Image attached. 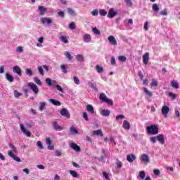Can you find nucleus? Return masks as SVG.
Instances as JSON below:
<instances>
[{"mask_svg":"<svg viewBox=\"0 0 180 180\" xmlns=\"http://www.w3.org/2000/svg\"><path fill=\"white\" fill-rule=\"evenodd\" d=\"M146 130L148 133V134H150L151 136H155V134H158V132L160 131V128L157 124H152L150 125L146 128Z\"/></svg>","mask_w":180,"mask_h":180,"instance_id":"nucleus-1","label":"nucleus"},{"mask_svg":"<svg viewBox=\"0 0 180 180\" xmlns=\"http://www.w3.org/2000/svg\"><path fill=\"white\" fill-rule=\"evenodd\" d=\"M100 100L105 103H108L110 106H113V100L109 99L105 93L100 94Z\"/></svg>","mask_w":180,"mask_h":180,"instance_id":"nucleus-2","label":"nucleus"},{"mask_svg":"<svg viewBox=\"0 0 180 180\" xmlns=\"http://www.w3.org/2000/svg\"><path fill=\"white\" fill-rule=\"evenodd\" d=\"M27 86H29L30 89H32L35 95H37V94H39V87H37V85H36L34 83L29 82L27 83Z\"/></svg>","mask_w":180,"mask_h":180,"instance_id":"nucleus-3","label":"nucleus"},{"mask_svg":"<svg viewBox=\"0 0 180 180\" xmlns=\"http://www.w3.org/2000/svg\"><path fill=\"white\" fill-rule=\"evenodd\" d=\"M116 15H117V11H115V8H111L109 9L107 16L109 19H113Z\"/></svg>","mask_w":180,"mask_h":180,"instance_id":"nucleus-4","label":"nucleus"},{"mask_svg":"<svg viewBox=\"0 0 180 180\" xmlns=\"http://www.w3.org/2000/svg\"><path fill=\"white\" fill-rule=\"evenodd\" d=\"M7 154L9 157H11L14 161H17V162H20L22 161L18 155H15L14 153L12 152V150H8Z\"/></svg>","mask_w":180,"mask_h":180,"instance_id":"nucleus-5","label":"nucleus"},{"mask_svg":"<svg viewBox=\"0 0 180 180\" xmlns=\"http://www.w3.org/2000/svg\"><path fill=\"white\" fill-rule=\"evenodd\" d=\"M61 116H63L64 117H67V119H70L71 117V115H70V112L66 108H63L60 112Z\"/></svg>","mask_w":180,"mask_h":180,"instance_id":"nucleus-6","label":"nucleus"},{"mask_svg":"<svg viewBox=\"0 0 180 180\" xmlns=\"http://www.w3.org/2000/svg\"><path fill=\"white\" fill-rule=\"evenodd\" d=\"M143 63L145 65H147V64H148V60H150V53L148 52H146L143 57Z\"/></svg>","mask_w":180,"mask_h":180,"instance_id":"nucleus-7","label":"nucleus"},{"mask_svg":"<svg viewBox=\"0 0 180 180\" xmlns=\"http://www.w3.org/2000/svg\"><path fill=\"white\" fill-rule=\"evenodd\" d=\"M20 130H21L22 133H23V134L27 136V137H30L32 136V133L29 131H27L26 129L25 128V127L23 126V124H21L20 125Z\"/></svg>","mask_w":180,"mask_h":180,"instance_id":"nucleus-8","label":"nucleus"},{"mask_svg":"<svg viewBox=\"0 0 180 180\" xmlns=\"http://www.w3.org/2000/svg\"><path fill=\"white\" fill-rule=\"evenodd\" d=\"M169 112V107L167 105H163L162 107V115L165 116V117H167L168 116V112Z\"/></svg>","mask_w":180,"mask_h":180,"instance_id":"nucleus-9","label":"nucleus"},{"mask_svg":"<svg viewBox=\"0 0 180 180\" xmlns=\"http://www.w3.org/2000/svg\"><path fill=\"white\" fill-rule=\"evenodd\" d=\"M140 160L142 162H146V163L150 162V158L146 153H143L141 155Z\"/></svg>","mask_w":180,"mask_h":180,"instance_id":"nucleus-10","label":"nucleus"},{"mask_svg":"<svg viewBox=\"0 0 180 180\" xmlns=\"http://www.w3.org/2000/svg\"><path fill=\"white\" fill-rule=\"evenodd\" d=\"M52 124H53V129H55V130L56 131H61V130H63L64 128L63 127H61V126H60L59 124H58V122H53V123H52Z\"/></svg>","mask_w":180,"mask_h":180,"instance_id":"nucleus-11","label":"nucleus"},{"mask_svg":"<svg viewBox=\"0 0 180 180\" xmlns=\"http://www.w3.org/2000/svg\"><path fill=\"white\" fill-rule=\"evenodd\" d=\"M46 143L47 144L48 150H54V146L51 145V139L50 138H46Z\"/></svg>","mask_w":180,"mask_h":180,"instance_id":"nucleus-12","label":"nucleus"},{"mask_svg":"<svg viewBox=\"0 0 180 180\" xmlns=\"http://www.w3.org/2000/svg\"><path fill=\"white\" fill-rule=\"evenodd\" d=\"M108 41L112 46H117V41H116V38H115V37L110 35L108 37Z\"/></svg>","mask_w":180,"mask_h":180,"instance_id":"nucleus-13","label":"nucleus"},{"mask_svg":"<svg viewBox=\"0 0 180 180\" xmlns=\"http://www.w3.org/2000/svg\"><path fill=\"white\" fill-rule=\"evenodd\" d=\"M86 109L87 110V112H89L90 115H95V109H94V106H92V105H87L86 106Z\"/></svg>","mask_w":180,"mask_h":180,"instance_id":"nucleus-14","label":"nucleus"},{"mask_svg":"<svg viewBox=\"0 0 180 180\" xmlns=\"http://www.w3.org/2000/svg\"><path fill=\"white\" fill-rule=\"evenodd\" d=\"M70 147L74 150L75 151H77V153H79L81 151V147L77 145L75 143H71Z\"/></svg>","mask_w":180,"mask_h":180,"instance_id":"nucleus-15","label":"nucleus"},{"mask_svg":"<svg viewBox=\"0 0 180 180\" xmlns=\"http://www.w3.org/2000/svg\"><path fill=\"white\" fill-rule=\"evenodd\" d=\"M13 71L20 77H22V69H20L19 66H14Z\"/></svg>","mask_w":180,"mask_h":180,"instance_id":"nucleus-16","label":"nucleus"},{"mask_svg":"<svg viewBox=\"0 0 180 180\" xmlns=\"http://www.w3.org/2000/svg\"><path fill=\"white\" fill-rule=\"evenodd\" d=\"M83 40L85 43H91V40H92V37L91 34H86L83 36Z\"/></svg>","mask_w":180,"mask_h":180,"instance_id":"nucleus-17","label":"nucleus"},{"mask_svg":"<svg viewBox=\"0 0 180 180\" xmlns=\"http://www.w3.org/2000/svg\"><path fill=\"white\" fill-rule=\"evenodd\" d=\"M156 139L158 140V141L160 143V144H165V140L164 139V135L162 134H159L156 136Z\"/></svg>","mask_w":180,"mask_h":180,"instance_id":"nucleus-18","label":"nucleus"},{"mask_svg":"<svg viewBox=\"0 0 180 180\" xmlns=\"http://www.w3.org/2000/svg\"><path fill=\"white\" fill-rule=\"evenodd\" d=\"M91 134L94 136H100V137H103V132H102V129L93 131Z\"/></svg>","mask_w":180,"mask_h":180,"instance_id":"nucleus-19","label":"nucleus"},{"mask_svg":"<svg viewBox=\"0 0 180 180\" xmlns=\"http://www.w3.org/2000/svg\"><path fill=\"white\" fill-rule=\"evenodd\" d=\"M122 127L125 130H130V122H129L127 120H124Z\"/></svg>","mask_w":180,"mask_h":180,"instance_id":"nucleus-20","label":"nucleus"},{"mask_svg":"<svg viewBox=\"0 0 180 180\" xmlns=\"http://www.w3.org/2000/svg\"><path fill=\"white\" fill-rule=\"evenodd\" d=\"M49 101L51 103H52L55 106H61V102H60L57 100H55L53 98H50Z\"/></svg>","mask_w":180,"mask_h":180,"instance_id":"nucleus-21","label":"nucleus"},{"mask_svg":"<svg viewBox=\"0 0 180 180\" xmlns=\"http://www.w3.org/2000/svg\"><path fill=\"white\" fill-rule=\"evenodd\" d=\"M127 160L128 162H133V161H134V160H136V155L131 154V155H128L127 156Z\"/></svg>","mask_w":180,"mask_h":180,"instance_id":"nucleus-22","label":"nucleus"},{"mask_svg":"<svg viewBox=\"0 0 180 180\" xmlns=\"http://www.w3.org/2000/svg\"><path fill=\"white\" fill-rule=\"evenodd\" d=\"M101 115L105 117H108L110 115V110L104 109L101 111Z\"/></svg>","mask_w":180,"mask_h":180,"instance_id":"nucleus-23","label":"nucleus"},{"mask_svg":"<svg viewBox=\"0 0 180 180\" xmlns=\"http://www.w3.org/2000/svg\"><path fill=\"white\" fill-rule=\"evenodd\" d=\"M171 85L174 89H178V88H179V84H178L177 81L172 80Z\"/></svg>","mask_w":180,"mask_h":180,"instance_id":"nucleus-24","label":"nucleus"},{"mask_svg":"<svg viewBox=\"0 0 180 180\" xmlns=\"http://www.w3.org/2000/svg\"><path fill=\"white\" fill-rule=\"evenodd\" d=\"M38 10L40 12V15H43L44 13H46V12H47V8H44V6H39Z\"/></svg>","mask_w":180,"mask_h":180,"instance_id":"nucleus-25","label":"nucleus"},{"mask_svg":"<svg viewBox=\"0 0 180 180\" xmlns=\"http://www.w3.org/2000/svg\"><path fill=\"white\" fill-rule=\"evenodd\" d=\"M6 78L8 82H13V76L11 75L9 73H6Z\"/></svg>","mask_w":180,"mask_h":180,"instance_id":"nucleus-26","label":"nucleus"},{"mask_svg":"<svg viewBox=\"0 0 180 180\" xmlns=\"http://www.w3.org/2000/svg\"><path fill=\"white\" fill-rule=\"evenodd\" d=\"M59 39L60 41H62L63 43H65V44H68V37H67V36H60Z\"/></svg>","mask_w":180,"mask_h":180,"instance_id":"nucleus-27","label":"nucleus"},{"mask_svg":"<svg viewBox=\"0 0 180 180\" xmlns=\"http://www.w3.org/2000/svg\"><path fill=\"white\" fill-rule=\"evenodd\" d=\"M70 131L71 134H78V131L77 129H75V127L74 125H72L71 127L70 128Z\"/></svg>","mask_w":180,"mask_h":180,"instance_id":"nucleus-28","label":"nucleus"},{"mask_svg":"<svg viewBox=\"0 0 180 180\" xmlns=\"http://www.w3.org/2000/svg\"><path fill=\"white\" fill-rule=\"evenodd\" d=\"M45 81L46 84H47V85H49V86H51L53 84H56V81H52L50 78H46Z\"/></svg>","mask_w":180,"mask_h":180,"instance_id":"nucleus-29","label":"nucleus"},{"mask_svg":"<svg viewBox=\"0 0 180 180\" xmlns=\"http://www.w3.org/2000/svg\"><path fill=\"white\" fill-rule=\"evenodd\" d=\"M76 60L77 61H79V62L85 61V58H84V56L81 54L77 55Z\"/></svg>","mask_w":180,"mask_h":180,"instance_id":"nucleus-30","label":"nucleus"},{"mask_svg":"<svg viewBox=\"0 0 180 180\" xmlns=\"http://www.w3.org/2000/svg\"><path fill=\"white\" fill-rule=\"evenodd\" d=\"M143 91L145 92V94L149 96V98L153 97V92L150 91L148 89H147V88L144 87L143 88Z\"/></svg>","mask_w":180,"mask_h":180,"instance_id":"nucleus-31","label":"nucleus"},{"mask_svg":"<svg viewBox=\"0 0 180 180\" xmlns=\"http://www.w3.org/2000/svg\"><path fill=\"white\" fill-rule=\"evenodd\" d=\"M65 56L68 60V61H71L72 60V56H71V53L68 51L65 52Z\"/></svg>","mask_w":180,"mask_h":180,"instance_id":"nucleus-32","label":"nucleus"},{"mask_svg":"<svg viewBox=\"0 0 180 180\" xmlns=\"http://www.w3.org/2000/svg\"><path fill=\"white\" fill-rule=\"evenodd\" d=\"M68 67V65H60V68L63 70V74H67V72H68V71H67V68Z\"/></svg>","mask_w":180,"mask_h":180,"instance_id":"nucleus-33","label":"nucleus"},{"mask_svg":"<svg viewBox=\"0 0 180 180\" xmlns=\"http://www.w3.org/2000/svg\"><path fill=\"white\" fill-rule=\"evenodd\" d=\"M96 70L97 72H98V74H101V72H103V68L100 65H96Z\"/></svg>","mask_w":180,"mask_h":180,"instance_id":"nucleus-34","label":"nucleus"},{"mask_svg":"<svg viewBox=\"0 0 180 180\" xmlns=\"http://www.w3.org/2000/svg\"><path fill=\"white\" fill-rule=\"evenodd\" d=\"M152 9L153 11H155V13L158 12L160 11V7H158V4H154L152 6Z\"/></svg>","mask_w":180,"mask_h":180,"instance_id":"nucleus-35","label":"nucleus"},{"mask_svg":"<svg viewBox=\"0 0 180 180\" xmlns=\"http://www.w3.org/2000/svg\"><path fill=\"white\" fill-rule=\"evenodd\" d=\"M70 175H72V176H73V178H78V173H77V172L74 171V170H70L69 171Z\"/></svg>","mask_w":180,"mask_h":180,"instance_id":"nucleus-36","label":"nucleus"},{"mask_svg":"<svg viewBox=\"0 0 180 180\" xmlns=\"http://www.w3.org/2000/svg\"><path fill=\"white\" fill-rule=\"evenodd\" d=\"M99 14L101 15V16H106V15H108V11L105 9H101L99 11Z\"/></svg>","mask_w":180,"mask_h":180,"instance_id":"nucleus-37","label":"nucleus"},{"mask_svg":"<svg viewBox=\"0 0 180 180\" xmlns=\"http://www.w3.org/2000/svg\"><path fill=\"white\" fill-rule=\"evenodd\" d=\"M116 164H117V168H122V167L123 166V163L122 162V161L119 160V159L116 160Z\"/></svg>","mask_w":180,"mask_h":180,"instance_id":"nucleus-38","label":"nucleus"},{"mask_svg":"<svg viewBox=\"0 0 180 180\" xmlns=\"http://www.w3.org/2000/svg\"><path fill=\"white\" fill-rule=\"evenodd\" d=\"M8 147L11 148L13 153H18V148L15 146L12 145L11 143H9Z\"/></svg>","mask_w":180,"mask_h":180,"instance_id":"nucleus-39","label":"nucleus"},{"mask_svg":"<svg viewBox=\"0 0 180 180\" xmlns=\"http://www.w3.org/2000/svg\"><path fill=\"white\" fill-rule=\"evenodd\" d=\"M44 106H46V103L45 102L40 103V105H39V108L40 112H43V110H44Z\"/></svg>","mask_w":180,"mask_h":180,"instance_id":"nucleus-40","label":"nucleus"},{"mask_svg":"<svg viewBox=\"0 0 180 180\" xmlns=\"http://www.w3.org/2000/svg\"><path fill=\"white\" fill-rule=\"evenodd\" d=\"M25 73L27 75H30V77H32V75H33V72L30 68H27L25 70Z\"/></svg>","mask_w":180,"mask_h":180,"instance_id":"nucleus-41","label":"nucleus"},{"mask_svg":"<svg viewBox=\"0 0 180 180\" xmlns=\"http://www.w3.org/2000/svg\"><path fill=\"white\" fill-rule=\"evenodd\" d=\"M92 32H93V33H94V34L101 35V31L99 30H98V28H96V27H94L92 29Z\"/></svg>","mask_w":180,"mask_h":180,"instance_id":"nucleus-42","label":"nucleus"},{"mask_svg":"<svg viewBox=\"0 0 180 180\" xmlns=\"http://www.w3.org/2000/svg\"><path fill=\"white\" fill-rule=\"evenodd\" d=\"M139 176L141 178V179H144V178H146V172H144V171H141Z\"/></svg>","mask_w":180,"mask_h":180,"instance_id":"nucleus-43","label":"nucleus"},{"mask_svg":"<svg viewBox=\"0 0 180 180\" xmlns=\"http://www.w3.org/2000/svg\"><path fill=\"white\" fill-rule=\"evenodd\" d=\"M125 2L127 6H128L129 8H131V6H133V2L131 1V0H125Z\"/></svg>","mask_w":180,"mask_h":180,"instance_id":"nucleus-44","label":"nucleus"},{"mask_svg":"<svg viewBox=\"0 0 180 180\" xmlns=\"http://www.w3.org/2000/svg\"><path fill=\"white\" fill-rule=\"evenodd\" d=\"M69 28L71 29V30H74L75 29H76L75 22H71L69 24Z\"/></svg>","mask_w":180,"mask_h":180,"instance_id":"nucleus-45","label":"nucleus"},{"mask_svg":"<svg viewBox=\"0 0 180 180\" xmlns=\"http://www.w3.org/2000/svg\"><path fill=\"white\" fill-rule=\"evenodd\" d=\"M34 81L37 85L41 86V80L39 79L38 77H34Z\"/></svg>","mask_w":180,"mask_h":180,"instance_id":"nucleus-46","label":"nucleus"},{"mask_svg":"<svg viewBox=\"0 0 180 180\" xmlns=\"http://www.w3.org/2000/svg\"><path fill=\"white\" fill-rule=\"evenodd\" d=\"M167 11V8H164L163 11L160 12V15H162V16H167V15H168Z\"/></svg>","mask_w":180,"mask_h":180,"instance_id":"nucleus-47","label":"nucleus"},{"mask_svg":"<svg viewBox=\"0 0 180 180\" xmlns=\"http://www.w3.org/2000/svg\"><path fill=\"white\" fill-rule=\"evenodd\" d=\"M89 86L90 88H91L92 89H96V84L94 83H92L91 82H89Z\"/></svg>","mask_w":180,"mask_h":180,"instance_id":"nucleus-48","label":"nucleus"},{"mask_svg":"<svg viewBox=\"0 0 180 180\" xmlns=\"http://www.w3.org/2000/svg\"><path fill=\"white\" fill-rule=\"evenodd\" d=\"M73 81H74L75 84H76V85H79V79H78L77 77L74 76Z\"/></svg>","mask_w":180,"mask_h":180,"instance_id":"nucleus-49","label":"nucleus"},{"mask_svg":"<svg viewBox=\"0 0 180 180\" xmlns=\"http://www.w3.org/2000/svg\"><path fill=\"white\" fill-rule=\"evenodd\" d=\"M14 96L15 98H19V96H22V93L18 92V90L14 91Z\"/></svg>","mask_w":180,"mask_h":180,"instance_id":"nucleus-50","label":"nucleus"},{"mask_svg":"<svg viewBox=\"0 0 180 180\" xmlns=\"http://www.w3.org/2000/svg\"><path fill=\"white\" fill-rule=\"evenodd\" d=\"M68 13H69L70 15L74 16L75 15V11L71 8H68Z\"/></svg>","mask_w":180,"mask_h":180,"instance_id":"nucleus-51","label":"nucleus"},{"mask_svg":"<svg viewBox=\"0 0 180 180\" xmlns=\"http://www.w3.org/2000/svg\"><path fill=\"white\" fill-rule=\"evenodd\" d=\"M38 72H39L40 75H44V72L43 71V68L41 66H38Z\"/></svg>","mask_w":180,"mask_h":180,"instance_id":"nucleus-52","label":"nucleus"},{"mask_svg":"<svg viewBox=\"0 0 180 180\" xmlns=\"http://www.w3.org/2000/svg\"><path fill=\"white\" fill-rule=\"evenodd\" d=\"M151 86H158V82L155 79H153L150 84Z\"/></svg>","mask_w":180,"mask_h":180,"instance_id":"nucleus-53","label":"nucleus"},{"mask_svg":"<svg viewBox=\"0 0 180 180\" xmlns=\"http://www.w3.org/2000/svg\"><path fill=\"white\" fill-rule=\"evenodd\" d=\"M37 146L39 148H41V150H43L44 147H43V143H41V141H38L37 142Z\"/></svg>","mask_w":180,"mask_h":180,"instance_id":"nucleus-54","label":"nucleus"},{"mask_svg":"<svg viewBox=\"0 0 180 180\" xmlns=\"http://www.w3.org/2000/svg\"><path fill=\"white\" fill-rule=\"evenodd\" d=\"M118 60H119L120 61L124 62V61H126L127 58H126V56H119Z\"/></svg>","mask_w":180,"mask_h":180,"instance_id":"nucleus-55","label":"nucleus"},{"mask_svg":"<svg viewBox=\"0 0 180 180\" xmlns=\"http://www.w3.org/2000/svg\"><path fill=\"white\" fill-rule=\"evenodd\" d=\"M103 176H104L106 180H110V178H109V174L106 172L103 173Z\"/></svg>","mask_w":180,"mask_h":180,"instance_id":"nucleus-56","label":"nucleus"},{"mask_svg":"<svg viewBox=\"0 0 180 180\" xmlns=\"http://www.w3.org/2000/svg\"><path fill=\"white\" fill-rule=\"evenodd\" d=\"M150 141L151 143H157V136H152L150 138Z\"/></svg>","mask_w":180,"mask_h":180,"instance_id":"nucleus-57","label":"nucleus"},{"mask_svg":"<svg viewBox=\"0 0 180 180\" xmlns=\"http://www.w3.org/2000/svg\"><path fill=\"white\" fill-rule=\"evenodd\" d=\"M122 119H124V115L122 114L117 115L116 120H122Z\"/></svg>","mask_w":180,"mask_h":180,"instance_id":"nucleus-58","label":"nucleus"},{"mask_svg":"<svg viewBox=\"0 0 180 180\" xmlns=\"http://www.w3.org/2000/svg\"><path fill=\"white\" fill-rule=\"evenodd\" d=\"M55 154H56V157H61V154H62L61 150H56L55 151Z\"/></svg>","mask_w":180,"mask_h":180,"instance_id":"nucleus-59","label":"nucleus"},{"mask_svg":"<svg viewBox=\"0 0 180 180\" xmlns=\"http://www.w3.org/2000/svg\"><path fill=\"white\" fill-rule=\"evenodd\" d=\"M111 65H116V59L115 58V56L111 57Z\"/></svg>","mask_w":180,"mask_h":180,"instance_id":"nucleus-60","label":"nucleus"},{"mask_svg":"<svg viewBox=\"0 0 180 180\" xmlns=\"http://www.w3.org/2000/svg\"><path fill=\"white\" fill-rule=\"evenodd\" d=\"M83 117L86 122H88V113L86 112H83Z\"/></svg>","mask_w":180,"mask_h":180,"instance_id":"nucleus-61","label":"nucleus"},{"mask_svg":"<svg viewBox=\"0 0 180 180\" xmlns=\"http://www.w3.org/2000/svg\"><path fill=\"white\" fill-rule=\"evenodd\" d=\"M143 29L146 32L148 30V21L145 22Z\"/></svg>","mask_w":180,"mask_h":180,"instance_id":"nucleus-62","label":"nucleus"},{"mask_svg":"<svg viewBox=\"0 0 180 180\" xmlns=\"http://www.w3.org/2000/svg\"><path fill=\"white\" fill-rule=\"evenodd\" d=\"M98 10H94L91 11V15H93V16H98Z\"/></svg>","mask_w":180,"mask_h":180,"instance_id":"nucleus-63","label":"nucleus"},{"mask_svg":"<svg viewBox=\"0 0 180 180\" xmlns=\"http://www.w3.org/2000/svg\"><path fill=\"white\" fill-rule=\"evenodd\" d=\"M153 173H154L155 175L158 176L160 175V169H154Z\"/></svg>","mask_w":180,"mask_h":180,"instance_id":"nucleus-64","label":"nucleus"}]
</instances>
